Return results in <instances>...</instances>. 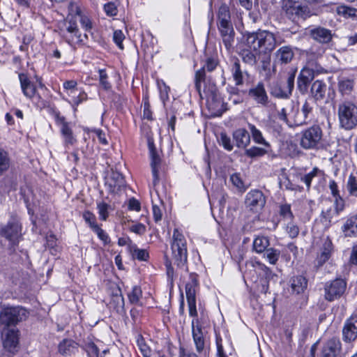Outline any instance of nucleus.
Returning <instances> with one entry per match:
<instances>
[{
  "instance_id": "obj_1",
  "label": "nucleus",
  "mask_w": 357,
  "mask_h": 357,
  "mask_svg": "<svg viewBox=\"0 0 357 357\" xmlns=\"http://www.w3.org/2000/svg\"><path fill=\"white\" fill-rule=\"evenodd\" d=\"M282 43L284 40H277L274 33L266 30L250 33L246 36L247 47L260 53L270 54L277 45Z\"/></svg>"
},
{
  "instance_id": "obj_2",
  "label": "nucleus",
  "mask_w": 357,
  "mask_h": 357,
  "mask_svg": "<svg viewBox=\"0 0 357 357\" xmlns=\"http://www.w3.org/2000/svg\"><path fill=\"white\" fill-rule=\"evenodd\" d=\"M280 5L285 17L295 24L305 22L314 15L307 5L296 0H282Z\"/></svg>"
},
{
  "instance_id": "obj_3",
  "label": "nucleus",
  "mask_w": 357,
  "mask_h": 357,
  "mask_svg": "<svg viewBox=\"0 0 357 357\" xmlns=\"http://www.w3.org/2000/svg\"><path fill=\"white\" fill-rule=\"evenodd\" d=\"M29 312L20 305L12 306L1 305L0 306V328L16 327L29 317Z\"/></svg>"
},
{
  "instance_id": "obj_4",
  "label": "nucleus",
  "mask_w": 357,
  "mask_h": 357,
  "mask_svg": "<svg viewBox=\"0 0 357 357\" xmlns=\"http://www.w3.org/2000/svg\"><path fill=\"white\" fill-rule=\"evenodd\" d=\"M171 250L174 264L178 268L187 272L188 250L187 241L183 234L174 229L171 243Z\"/></svg>"
},
{
  "instance_id": "obj_5",
  "label": "nucleus",
  "mask_w": 357,
  "mask_h": 357,
  "mask_svg": "<svg viewBox=\"0 0 357 357\" xmlns=\"http://www.w3.org/2000/svg\"><path fill=\"white\" fill-rule=\"evenodd\" d=\"M323 131L318 125H313L301 132L300 146L305 150H320L324 148Z\"/></svg>"
},
{
  "instance_id": "obj_6",
  "label": "nucleus",
  "mask_w": 357,
  "mask_h": 357,
  "mask_svg": "<svg viewBox=\"0 0 357 357\" xmlns=\"http://www.w3.org/2000/svg\"><path fill=\"white\" fill-rule=\"evenodd\" d=\"M340 125L345 130H351L357 126V105L351 100H344L338 105Z\"/></svg>"
},
{
  "instance_id": "obj_7",
  "label": "nucleus",
  "mask_w": 357,
  "mask_h": 357,
  "mask_svg": "<svg viewBox=\"0 0 357 357\" xmlns=\"http://www.w3.org/2000/svg\"><path fill=\"white\" fill-rule=\"evenodd\" d=\"M0 333L3 349L13 355L15 354L20 349L19 329L16 327L0 328Z\"/></svg>"
},
{
  "instance_id": "obj_8",
  "label": "nucleus",
  "mask_w": 357,
  "mask_h": 357,
  "mask_svg": "<svg viewBox=\"0 0 357 357\" xmlns=\"http://www.w3.org/2000/svg\"><path fill=\"white\" fill-rule=\"evenodd\" d=\"M317 113V104L312 98L306 99L298 110L294 117L296 126L311 123Z\"/></svg>"
},
{
  "instance_id": "obj_9",
  "label": "nucleus",
  "mask_w": 357,
  "mask_h": 357,
  "mask_svg": "<svg viewBox=\"0 0 357 357\" xmlns=\"http://www.w3.org/2000/svg\"><path fill=\"white\" fill-rule=\"evenodd\" d=\"M347 289V282L342 278L326 282L324 287V298L329 302L334 301L341 298Z\"/></svg>"
},
{
  "instance_id": "obj_10",
  "label": "nucleus",
  "mask_w": 357,
  "mask_h": 357,
  "mask_svg": "<svg viewBox=\"0 0 357 357\" xmlns=\"http://www.w3.org/2000/svg\"><path fill=\"white\" fill-rule=\"evenodd\" d=\"M64 29L62 30V35L66 42L70 46L76 45H84L85 42L79 32L75 20L70 19L64 22Z\"/></svg>"
},
{
  "instance_id": "obj_11",
  "label": "nucleus",
  "mask_w": 357,
  "mask_h": 357,
  "mask_svg": "<svg viewBox=\"0 0 357 357\" xmlns=\"http://www.w3.org/2000/svg\"><path fill=\"white\" fill-rule=\"evenodd\" d=\"M198 285L197 275L191 273L190 281L185 284V294L189 308V315L192 317L193 319H198L196 308V291Z\"/></svg>"
},
{
  "instance_id": "obj_12",
  "label": "nucleus",
  "mask_w": 357,
  "mask_h": 357,
  "mask_svg": "<svg viewBox=\"0 0 357 357\" xmlns=\"http://www.w3.org/2000/svg\"><path fill=\"white\" fill-rule=\"evenodd\" d=\"M295 72L289 73L285 84L275 83L271 89V94L277 98H288L294 87Z\"/></svg>"
},
{
  "instance_id": "obj_13",
  "label": "nucleus",
  "mask_w": 357,
  "mask_h": 357,
  "mask_svg": "<svg viewBox=\"0 0 357 357\" xmlns=\"http://www.w3.org/2000/svg\"><path fill=\"white\" fill-rule=\"evenodd\" d=\"M218 65V61L214 58L208 57L206 59L204 66L197 70L195 75V86L199 97L203 99L202 93V83L205 81L206 69L208 72L213 71Z\"/></svg>"
},
{
  "instance_id": "obj_14",
  "label": "nucleus",
  "mask_w": 357,
  "mask_h": 357,
  "mask_svg": "<svg viewBox=\"0 0 357 357\" xmlns=\"http://www.w3.org/2000/svg\"><path fill=\"white\" fill-rule=\"evenodd\" d=\"M149 149L151 156V167L153 175L152 186L156 190L155 188L160 181L159 170L161 167V159L156 152L153 142L149 140L148 142Z\"/></svg>"
},
{
  "instance_id": "obj_15",
  "label": "nucleus",
  "mask_w": 357,
  "mask_h": 357,
  "mask_svg": "<svg viewBox=\"0 0 357 357\" xmlns=\"http://www.w3.org/2000/svg\"><path fill=\"white\" fill-rule=\"evenodd\" d=\"M265 204V197L260 190H251L246 195L245 204L250 211L257 212L264 207Z\"/></svg>"
},
{
  "instance_id": "obj_16",
  "label": "nucleus",
  "mask_w": 357,
  "mask_h": 357,
  "mask_svg": "<svg viewBox=\"0 0 357 357\" xmlns=\"http://www.w3.org/2000/svg\"><path fill=\"white\" fill-rule=\"evenodd\" d=\"M248 96L257 104L262 106H266L269 102L268 96L265 89L263 82H259L256 85H253L249 89Z\"/></svg>"
},
{
  "instance_id": "obj_17",
  "label": "nucleus",
  "mask_w": 357,
  "mask_h": 357,
  "mask_svg": "<svg viewBox=\"0 0 357 357\" xmlns=\"http://www.w3.org/2000/svg\"><path fill=\"white\" fill-rule=\"evenodd\" d=\"M342 339L345 342H351L357 339L356 314H352L345 321L342 328Z\"/></svg>"
},
{
  "instance_id": "obj_18",
  "label": "nucleus",
  "mask_w": 357,
  "mask_h": 357,
  "mask_svg": "<svg viewBox=\"0 0 357 357\" xmlns=\"http://www.w3.org/2000/svg\"><path fill=\"white\" fill-rule=\"evenodd\" d=\"M191 328L196 351L200 354L204 351L205 339L202 331V326L199 319H192L191 322Z\"/></svg>"
},
{
  "instance_id": "obj_19",
  "label": "nucleus",
  "mask_w": 357,
  "mask_h": 357,
  "mask_svg": "<svg viewBox=\"0 0 357 357\" xmlns=\"http://www.w3.org/2000/svg\"><path fill=\"white\" fill-rule=\"evenodd\" d=\"M105 187L109 193H119L125 187V181L123 175L118 172H113L105 179Z\"/></svg>"
},
{
  "instance_id": "obj_20",
  "label": "nucleus",
  "mask_w": 357,
  "mask_h": 357,
  "mask_svg": "<svg viewBox=\"0 0 357 357\" xmlns=\"http://www.w3.org/2000/svg\"><path fill=\"white\" fill-rule=\"evenodd\" d=\"M342 351V343L338 337L329 339L323 346L319 357H338Z\"/></svg>"
},
{
  "instance_id": "obj_21",
  "label": "nucleus",
  "mask_w": 357,
  "mask_h": 357,
  "mask_svg": "<svg viewBox=\"0 0 357 357\" xmlns=\"http://www.w3.org/2000/svg\"><path fill=\"white\" fill-rule=\"evenodd\" d=\"M308 35L312 39L321 44H328L333 39L331 30L321 26L310 29Z\"/></svg>"
},
{
  "instance_id": "obj_22",
  "label": "nucleus",
  "mask_w": 357,
  "mask_h": 357,
  "mask_svg": "<svg viewBox=\"0 0 357 357\" xmlns=\"http://www.w3.org/2000/svg\"><path fill=\"white\" fill-rule=\"evenodd\" d=\"M18 77L23 95L31 101H34L36 98V93L37 91L36 86L29 79L26 74L20 73Z\"/></svg>"
},
{
  "instance_id": "obj_23",
  "label": "nucleus",
  "mask_w": 357,
  "mask_h": 357,
  "mask_svg": "<svg viewBox=\"0 0 357 357\" xmlns=\"http://www.w3.org/2000/svg\"><path fill=\"white\" fill-rule=\"evenodd\" d=\"M1 235L13 243H15L21 235V225L15 221L9 222L1 229Z\"/></svg>"
},
{
  "instance_id": "obj_24",
  "label": "nucleus",
  "mask_w": 357,
  "mask_h": 357,
  "mask_svg": "<svg viewBox=\"0 0 357 357\" xmlns=\"http://www.w3.org/2000/svg\"><path fill=\"white\" fill-rule=\"evenodd\" d=\"M222 42L227 50L233 48L235 32L232 24L218 25Z\"/></svg>"
},
{
  "instance_id": "obj_25",
  "label": "nucleus",
  "mask_w": 357,
  "mask_h": 357,
  "mask_svg": "<svg viewBox=\"0 0 357 357\" xmlns=\"http://www.w3.org/2000/svg\"><path fill=\"white\" fill-rule=\"evenodd\" d=\"M229 70L236 86H242L244 83V74H247V72L242 70L240 61L237 58L231 59Z\"/></svg>"
},
{
  "instance_id": "obj_26",
  "label": "nucleus",
  "mask_w": 357,
  "mask_h": 357,
  "mask_svg": "<svg viewBox=\"0 0 357 357\" xmlns=\"http://www.w3.org/2000/svg\"><path fill=\"white\" fill-rule=\"evenodd\" d=\"M294 56V53L290 45L282 46L275 52V62L287 64L291 61Z\"/></svg>"
},
{
  "instance_id": "obj_27",
  "label": "nucleus",
  "mask_w": 357,
  "mask_h": 357,
  "mask_svg": "<svg viewBox=\"0 0 357 357\" xmlns=\"http://www.w3.org/2000/svg\"><path fill=\"white\" fill-rule=\"evenodd\" d=\"M327 91V85L322 80H315L310 89V93L313 100L315 102L323 100L326 97Z\"/></svg>"
},
{
  "instance_id": "obj_28",
  "label": "nucleus",
  "mask_w": 357,
  "mask_h": 357,
  "mask_svg": "<svg viewBox=\"0 0 357 357\" xmlns=\"http://www.w3.org/2000/svg\"><path fill=\"white\" fill-rule=\"evenodd\" d=\"M332 251L333 243L328 238H326L324 240L322 247L321 248V252L317 258V262L319 266H322L330 259Z\"/></svg>"
},
{
  "instance_id": "obj_29",
  "label": "nucleus",
  "mask_w": 357,
  "mask_h": 357,
  "mask_svg": "<svg viewBox=\"0 0 357 357\" xmlns=\"http://www.w3.org/2000/svg\"><path fill=\"white\" fill-rule=\"evenodd\" d=\"M233 138L238 148H245L250 142L249 132L244 128H239L233 133Z\"/></svg>"
},
{
  "instance_id": "obj_30",
  "label": "nucleus",
  "mask_w": 357,
  "mask_h": 357,
  "mask_svg": "<svg viewBox=\"0 0 357 357\" xmlns=\"http://www.w3.org/2000/svg\"><path fill=\"white\" fill-rule=\"evenodd\" d=\"M289 282L292 293L296 294L303 293L307 287V280L303 275L293 277Z\"/></svg>"
},
{
  "instance_id": "obj_31",
  "label": "nucleus",
  "mask_w": 357,
  "mask_h": 357,
  "mask_svg": "<svg viewBox=\"0 0 357 357\" xmlns=\"http://www.w3.org/2000/svg\"><path fill=\"white\" fill-rule=\"evenodd\" d=\"M217 26L232 24L231 21L230 10L227 4L223 3L219 7L217 13Z\"/></svg>"
},
{
  "instance_id": "obj_32",
  "label": "nucleus",
  "mask_w": 357,
  "mask_h": 357,
  "mask_svg": "<svg viewBox=\"0 0 357 357\" xmlns=\"http://www.w3.org/2000/svg\"><path fill=\"white\" fill-rule=\"evenodd\" d=\"M342 230L346 236H357V215L347 218L342 227Z\"/></svg>"
},
{
  "instance_id": "obj_33",
  "label": "nucleus",
  "mask_w": 357,
  "mask_h": 357,
  "mask_svg": "<svg viewBox=\"0 0 357 357\" xmlns=\"http://www.w3.org/2000/svg\"><path fill=\"white\" fill-rule=\"evenodd\" d=\"M355 80L353 77H342L338 80V89L342 94H349L354 89Z\"/></svg>"
},
{
  "instance_id": "obj_34",
  "label": "nucleus",
  "mask_w": 357,
  "mask_h": 357,
  "mask_svg": "<svg viewBox=\"0 0 357 357\" xmlns=\"http://www.w3.org/2000/svg\"><path fill=\"white\" fill-rule=\"evenodd\" d=\"M259 54V51H254L251 48L248 47L241 51V56L243 62L250 66H255L257 63V56Z\"/></svg>"
},
{
  "instance_id": "obj_35",
  "label": "nucleus",
  "mask_w": 357,
  "mask_h": 357,
  "mask_svg": "<svg viewBox=\"0 0 357 357\" xmlns=\"http://www.w3.org/2000/svg\"><path fill=\"white\" fill-rule=\"evenodd\" d=\"M253 250L257 253L264 252L270 245L268 237L265 236H257L253 241Z\"/></svg>"
},
{
  "instance_id": "obj_36",
  "label": "nucleus",
  "mask_w": 357,
  "mask_h": 357,
  "mask_svg": "<svg viewBox=\"0 0 357 357\" xmlns=\"http://www.w3.org/2000/svg\"><path fill=\"white\" fill-rule=\"evenodd\" d=\"M54 119L56 124L60 128L62 136L73 132L70 123L66 121L64 116L60 115V113L56 112L54 114Z\"/></svg>"
},
{
  "instance_id": "obj_37",
  "label": "nucleus",
  "mask_w": 357,
  "mask_h": 357,
  "mask_svg": "<svg viewBox=\"0 0 357 357\" xmlns=\"http://www.w3.org/2000/svg\"><path fill=\"white\" fill-rule=\"evenodd\" d=\"M54 119L56 124L60 128L62 136L73 132L70 123L66 121L64 116L60 115V113L56 112L54 114Z\"/></svg>"
},
{
  "instance_id": "obj_38",
  "label": "nucleus",
  "mask_w": 357,
  "mask_h": 357,
  "mask_svg": "<svg viewBox=\"0 0 357 357\" xmlns=\"http://www.w3.org/2000/svg\"><path fill=\"white\" fill-rule=\"evenodd\" d=\"M77 349V344L71 340H63L59 344V351L62 355H70Z\"/></svg>"
},
{
  "instance_id": "obj_39",
  "label": "nucleus",
  "mask_w": 357,
  "mask_h": 357,
  "mask_svg": "<svg viewBox=\"0 0 357 357\" xmlns=\"http://www.w3.org/2000/svg\"><path fill=\"white\" fill-rule=\"evenodd\" d=\"M97 210L100 220L106 221L112 208L109 204L105 202H100L97 203Z\"/></svg>"
},
{
  "instance_id": "obj_40",
  "label": "nucleus",
  "mask_w": 357,
  "mask_h": 357,
  "mask_svg": "<svg viewBox=\"0 0 357 357\" xmlns=\"http://www.w3.org/2000/svg\"><path fill=\"white\" fill-rule=\"evenodd\" d=\"M248 128L252 133V139L255 142L269 146V144L264 138L261 132L258 130L255 126L252 124H248Z\"/></svg>"
},
{
  "instance_id": "obj_41",
  "label": "nucleus",
  "mask_w": 357,
  "mask_h": 357,
  "mask_svg": "<svg viewBox=\"0 0 357 357\" xmlns=\"http://www.w3.org/2000/svg\"><path fill=\"white\" fill-rule=\"evenodd\" d=\"M335 216H337L336 212L331 207L323 210L321 215V221L324 226L329 227L331 225L332 219Z\"/></svg>"
},
{
  "instance_id": "obj_42",
  "label": "nucleus",
  "mask_w": 357,
  "mask_h": 357,
  "mask_svg": "<svg viewBox=\"0 0 357 357\" xmlns=\"http://www.w3.org/2000/svg\"><path fill=\"white\" fill-rule=\"evenodd\" d=\"M337 13L346 18L357 19V9L352 7L340 6L337 8Z\"/></svg>"
},
{
  "instance_id": "obj_43",
  "label": "nucleus",
  "mask_w": 357,
  "mask_h": 357,
  "mask_svg": "<svg viewBox=\"0 0 357 357\" xmlns=\"http://www.w3.org/2000/svg\"><path fill=\"white\" fill-rule=\"evenodd\" d=\"M128 297L131 304H138L142 297L141 287L137 285L134 286L131 291L128 294Z\"/></svg>"
},
{
  "instance_id": "obj_44",
  "label": "nucleus",
  "mask_w": 357,
  "mask_h": 357,
  "mask_svg": "<svg viewBox=\"0 0 357 357\" xmlns=\"http://www.w3.org/2000/svg\"><path fill=\"white\" fill-rule=\"evenodd\" d=\"M347 189L349 195L357 197V177L351 174L347 182Z\"/></svg>"
},
{
  "instance_id": "obj_45",
  "label": "nucleus",
  "mask_w": 357,
  "mask_h": 357,
  "mask_svg": "<svg viewBox=\"0 0 357 357\" xmlns=\"http://www.w3.org/2000/svg\"><path fill=\"white\" fill-rule=\"evenodd\" d=\"M265 252L266 253L264 254V257L267 259L269 263L271 264H275L279 259L280 251L271 248H267Z\"/></svg>"
},
{
  "instance_id": "obj_46",
  "label": "nucleus",
  "mask_w": 357,
  "mask_h": 357,
  "mask_svg": "<svg viewBox=\"0 0 357 357\" xmlns=\"http://www.w3.org/2000/svg\"><path fill=\"white\" fill-rule=\"evenodd\" d=\"M279 213L280 215L282 218V219L286 222L293 220L294 219V215L291 210L290 204H282L280 206Z\"/></svg>"
},
{
  "instance_id": "obj_47",
  "label": "nucleus",
  "mask_w": 357,
  "mask_h": 357,
  "mask_svg": "<svg viewBox=\"0 0 357 357\" xmlns=\"http://www.w3.org/2000/svg\"><path fill=\"white\" fill-rule=\"evenodd\" d=\"M10 166V158L8 153L0 149V174L6 171Z\"/></svg>"
},
{
  "instance_id": "obj_48",
  "label": "nucleus",
  "mask_w": 357,
  "mask_h": 357,
  "mask_svg": "<svg viewBox=\"0 0 357 357\" xmlns=\"http://www.w3.org/2000/svg\"><path fill=\"white\" fill-rule=\"evenodd\" d=\"M82 217L86 224L89 225L90 228L93 230L99 225L97 224L96 215L89 211H85L83 213Z\"/></svg>"
},
{
  "instance_id": "obj_49",
  "label": "nucleus",
  "mask_w": 357,
  "mask_h": 357,
  "mask_svg": "<svg viewBox=\"0 0 357 357\" xmlns=\"http://www.w3.org/2000/svg\"><path fill=\"white\" fill-rule=\"evenodd\" d=\"M285 230L289 236L291 238L297 237L300 231L298 226L292 220L287 222Z\"/></svg>"
},
{
  "instance_id": "obj_50",
  "label": "nucleus",
  "mask_w": 357,
  "mask_h": 357,
  "mask_svg": "<svg viewBox=\"0 0 357 357\" xmlns=\"http://www.w3.org/2000/svg\"><path fill=\"white\" fill-rule=\"evenodd\" d=\"M77 82L75 80L71 79L65 81L63 84V90L66 92L68 96H70L74 93H77Z\"/></svg>"
},
{
  "instance_id": "obj_51",
  "label": "nucleus",
  "mask_w": 357,
  "mask_h": 357,
  "mask_svg": "<svg viewBox=\"0 0 357 357\" xmlns=\"http://www.w3.org/2000/svg\"><path fill=\"white\" fill-rule=\"evenodd\" d=\"M137 344L139 349L142 354L143 357H150L151 355V349L146 344L142 337H139L137 340Z\"/></svg>"
},
{
  "instance_id": "obj_52",
  "label": "nucleus",
  "mask_w": 357,
  "mask_h": 357,
  "mask_svg": "<svg viewBox=\"0 0 357 357\" xmlns=\"http://www.w3.org/2000/svg\"><path fill=\"white\" fill-rule=\"evenodd\" d=\"M319 172L320 170L317 167H314L310 172L301 177V181L305 183L307 189H310L312 179L316 177Z\"/></svg>"
},
{
  "instance_id": "obj_53",
  "label": "nucleus",
  "mask_w": 357,
  "mask_h": 357,
  "mask_svg": "<svg viewBox=\"0 0 357 357\" xmlns=\"http://www.w3.org/2000/svg\"><path fill=\"white\" fill-rule=\"evenodd\" d=\"M99 82L103 89L107 91L111 89V84L108 82V76L105 69H99Z\"/></svg>"
},
{
  "instance_id": "obj_54",
  "label": "nucleus",
  "mask_w": 357,
  "mask_h": 357,
  "mask_svg": "<svg viewBox=\"0 0 357 357\" xmlns=\"http://www.w3.org/2000/svg\"><path fill=\"white\" fill-rule=\"evenodd\" d=\"M70 97H71V100L69 102H71L73 106L79 105L88 98L87 94L83 91H80L77 95V93H74Z\"/></svg>"
},
{
  "instance_id": "obj_55",
  "label": "nucleus",
  "mask_w": 357,
  "mask_h": 357,
  "mask_svg": "<svg viewBox=\"0 0 357 357\" xmlns=\"http://www.w3.org/2000/svg\"><path fill=\"white\" fill-rule=\"evenodd\" d=\"M266 153V151L264 149L252 146L245 150V155L250 158L262 156Z\"/></svg>"
},
{
  "instance_id": "obj_56",
  "label": "nucleus",
  "mask_w": 357,
  "mask_h": 357,
  "mask_svg": "<svg viewBox=\"0 0 357 357\" xmlns=\"http://www.w3.org/2000/svg\"><path fill=\"white\" fill-rule=\"evenodd\" d=\"M93 231L97 234L98 238L100 241H102L105 245L110 243V237L109 236L107 233L102 228H100L99 226L97 227L95 229H93Z\"/></svg>"
},
{
  "instance_id": "obj_57",
  "label": "nucleus",
  "mask_w": 357,
  "mask_h": 357,
  "mask_svg": "<svg viewBox=\"0 0 357 357\" xmlns=\"http://www.w3.org/2000/svg\"><path fill=\"white\" fill-rule=\"evenodd\" d=\"M311 82L307 79L298 76L297 78V87L302 94H305L308 91L309 84Z\"/></svg>"
},
{
  "instance_id": "obj_58",
  "label": "nucleus",
  "mask_w": 357,
  "mask_h": 357,
  "mask_svg": "<svg viewBox=\"0 0 357 357\" xmlns=\"http://www.w3.org/2000/svg\"><path fill=\"white\" fill-rule=\"evenodd\" d=\"M104 11L107 16L114 17L118 13V9L116 6L113 2H109L104 5Z\"/></svg>"
},
{
  "instance_id": "obj_59",
  "label": "nucleus",
  "mask_w": 357,
  "mask_h": 357,
  "mask_svg": "<svg viewBox=\"0 0 357 357\" xmlns=\"http://www.w3.org/2000/svg\"><path fill=\"white\" fill-rule=\"evenodd\" d=\"M220 144L227 151H231L233 149V144L231 139L228 137L226 133L222 132L220 136Z\"/></svg>"
},
{
  "instance_id": "obj_60",
  "label": "nucleus",
  "mask_w": 357,
  "mask_h": 357,
  "mask_svg": "<svg viewBox=\"0 0 357 357\" xmlns=\"http://www.w3.org/2000/svg\"><path fill=\"white\" fill-rule=\"evenodd\" d=\"M125 36L122 31L116 30L113 34V40L114 42L116 44V45L121 50L123 49V40H124Z\"/></svg>"
},
{
  "instance_id": "obj_61",
  "label": "nucleus",
  "mask_w": 357,
  "mask_h": 357,
  "mask_svg": "<svg viewBox=\"0 0 357 357\" xmlns=\"http://www.w3.org/2000/svg\"><path fill=\"white\" fill-rule=\"evenodd\" d=\"M133 255L139 261H147L149 257V252L144 249H135L133 251Z\"/></svg>"
},
{
  "instance_id": "obj_62",
  "label": "nucleus",
  "mask_w": 357,
  "mask_h": 357,
  "mask_svg": "<svg viewBox=\"0 0 357 357\" xmlns=\"http://www.w3.org/2000/svg\"><path fill=\"white\" fill-rule=\"evenodd\" d=\"M79 22L82 25V27L86 31H90L91 30L93 27L92 22L88 16L84 15H80Z\"/></svg>"
},
{
  "instance_id": "obj_63",
  "label": "nucleus",
  "mask_w": 357,
  "mask_h": 357,
  "mask_svg": "<svg viewBox=\"0 0 357 357\" xmlns=\"http://www.w3.org/2000/svg\"><path fill=\"white\" fill-rule=\"evenodd\" d=\"M335 208L333 209L336 212V215H339L342 212L345 207L344 200L342 197L335 198Z\"/></svg>"
},
{
  "instance_id": "obj_64",
  "label": "nucleus",
  "mask_w": 357,
  "mask_h": 357,
  "mask_svg": "<svg viewBox=\"0 0 357 357\" xmlns=\"http://www.w3.org/2000/svg\"><path fill=\"white\" fill-rule=\"evenodd\" d=\"M85 349L89 357H98L99 349L93 342L87 344Z\"/></svg>"
}]
</instances>
